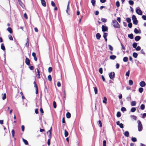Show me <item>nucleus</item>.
<instances>
[{
    "instance_id": "obj_1",
    "label": "nucleus",
    "mask_w": 146,
    "mask_h": 146,
    "mask_svg": "<svg viewBox=\"0 0 146 146\" xmlns=\"http://www.w3.org/2000/svg\"><path fill=\"white\" fill-rule=\"evenodd\" d=\"M112 24L114 28H120V25L115 20L112 21Z\"/></svg>"
},
{
    "instance_id": "obj_2",
    "label": "nucleus",
    "mask_w": 146,
    "mask_h": 146,
    "mask_svg": "<svg viewBox=\"0 0 146 146\" xmlns=\"http://www.w3.org/2000/svg\"><path fill=\"white\" fill-rule=\"evenodd\" d=\"M138 123V130L139 131H141L143 129L141 121L139 120L137 121Z\"/></svg>"
},
{
    "instance_id": "obj_3",
    "label": "nucleus",
    "mask_w": 146,
    "mask_h": 146,
    "mask_svg": "<svg viewBox=\"0 0 146 146\" xmlns=\"http://www.w3.org/2000/svg\"><path fill=\"white\" fill-rule=\"evenodd\" d=\"M132 19L133 21V23L135 25H137L138 23V21L137 20L136 16L133 15L132 16Z\"/></svg>"
},
{
    "instance_id": "obj_4",
    "label": "nucleus",
    "mask_w": 146,
    "mask_h": 146,
    "mask_svg": "<svg viewBox=\"0 0 146 146\" xmlns=\"http://www.w3.org/2000/svg\"><path fill=\"white\" fill-rule=\"evenodd\" d=\"M136 12L137 14L139 15H142L143 12L141 10L139 9V7L137 8L136 9Z\"/></svg>"
},
{
    "instance_id": "obj_5",
    "label": "nucleus",
    "mask_w": 146,
    "mask_h": 146,
    "mask_svg": "<svg viewBox=\"0 0 146 146\" xmlns=\"http://www.w3.org/2000/svg\"><path fill=\"white\" fill-rule=\"evenodd\" d=\"M110 78L111 80H113L115 77V74L114 72H111L109 74Z\"/></svg>"
},
{
    "instance_id": "obj_6",
    "label": "nucleus",
    "mask_w": 146,
    "mask_h": 146,
    "mask_svg": "<svg viewBox=\"0 0 146 146\" xmlns=\"http://www.w3.org/2000/svg\"><path fill=\"white\" fill-rule=\"evenodd\" d=\"M102 31L103 32H104L107 31L108 30V27H107L102 25Z\"/></svg>"
},
{
    "instance_id": "obj_7",
    "label": "nucleus",
    "mask_w": 146,
    "mask_h": 146,
    "mask_svg": "<svg viewBox=\"0 0 146 146\" xmlns=\"http://www.w3.org/2000/svg\"><path fill=\"white\" fill-rule=\"evenodd\" d=\"M69 4H70V2L68 1V5H67V9L66 10V12L68 14V15H69V12L70 11V8H69Z\"/></svg>"
},
{
    "instance_id": "obj_8",
    "label": "nucleus",
    "mask_w": 146,
    "mask_h": 146,
    "mask_svg": "<svg viewBox=\"0 0 146 146\" xmlns=\"http://www.w3.org/2000/svg\"><path fill=\"white\" fill-rule=\"evenodd\" d=\"M116 124L117 125L119 126V127L122 129L123 128V125L122 123H120L119 121H118L116 122Z\"/></svg>"
},
{
    "instance_id": "obj_9",
    "label": "nucleus",
    "mask_w": 146,
    "mask_h": 146,
    "mask_svg": "<svg viewBox=\"0 0 146 146\" xmlns=\"http://www.w3.org/2000/svg\"><path fill=\"white\" fill-rule=\"evenodd\" d=\"M139 85L141 87H144L146 85V83L144 81H141L139 83Z\"/></svg>"
},
{
    "instance_id": "obj_10",
    "label": "nucleus",
    "mask_w": 146,
    "mask_h": 146,
    "mask_svg": "<svg viewBox=\"0 0 146 146\" xmlns=\"http://www.w3.org/2000/svg\"><path fill=\"white\" fill-rule=\"evenodd\" d=\"M52 128L51 127L50 129L47 132V133H49V134L48 135V137L49 138H51V131H52Z\"/></svg>"
},
{
    "instance_id": "obj_11",
    "label": "nucleus",
    "mask_w": 146,
    "mask_h": 146,
    "mask_svg": "<svg viewBox=\"0 0 146 146\" xmlns=\"http://www.w3.org/2000/svg\"><path fill=\"white\" fill-rule=\"evenodd\" d=\"M25 62L26 64L28 65L30 64V61L29 58L27 57L26 58L25 60Z\"/></svg>"
},
{
    "instance_id": "obj_12",
    "label": "nucleus",
    "mask_w": 146,
    "mask_h": 146,
    "mask_svg": "<svg viewBox=\"0 0 146 146\" xmlns=\"http://www.w3.org/2000/svg\"><path fill=\"white\" fill-rule=\"evenodd\" d=\"M134 32L135 34H140L141 33L140 30L139 29V31L136 28H135L134 29Z\"/></svg>"
},
{
    "instance_id": "obj_13",
    "label": "nucleus",
    "mask_w": 146,
    "mask_h": 146,
    "mask_svg": "<svg viewBox=\"0 0 146 146\" xmlns=\"http://www.w3.org/2000/svg\"><path fill=\"white\" fill-rule=\"evenodd\" d=\"M41 1V4L44 7H46V3L44 0H40Z\"/></svg>"
},
{
    "instance_id": "obj_14",
    "label": "nucleus",
    "mask_w": 146,
    "mask_h": 146,
    "mask_svg": "<svg viewBox=\"0 0 146 146\" xmlns=\"http://www.w3.org/2000/svg\"><path fill=\"white\" fill-rule=\"evenodd\" d=\"M141 37L139 36H136L135 38V40L136 41H139L141 39Z\"/></svg>"
},
{
    "instance_id": "obj_15",
    "label": "nucleus",
    "mask_w": 146,
    "mask_h": 146,
    "mask_svg": "<svg viewBox=\"0 0 146 146\" xmlns=\"http://www.w3.org/2000/svg\"><path fill=\"white\" fill-rule=\"evenodd\" d=\"M96 38L98 40H99L100 39L101 36L100 34L99 33H98L96 34Z\"/></svg>"
},
{
    "instance_id": "obj_16",
    "label": "nucleus",
    "mask_w": 146,
    "mask_h": 146,
    "mask_svg": "<svg viewBox=\"0 0 146 146\" xmlns=\"http://www.w3.org/2000/svg\"><path fill=\"white\" fill-rule=\"evenodd\" d=\"M18 1L20 6L22 7H23L24 5L23 3L22 2L21 0H18Z\"/></svg>"
},
{
    "instance_id": "obj_17",
    "label": "nucleus",
    "mask_w": 146,
    "mask_h": 146,
    "mask_svg": "<svg viewBox=\"0 0 146 146\" xmlns=\"http://www.w3.org/2000/svg\"><path fill=\"white\" fill-rule=\"evenodd\" d=\"M116 57L115 55H112L110 56V58L111 60H114L116 58Z\"/></svg>"
},
{
    "instance_id": "obj_18",
    "label": "nucleus",
    "mask_w": 146,
    "mask_h": 146,
    "mask_svg": "<svg viewBox=\"0 0 146 146\" xmlns=\"http://www.w3.org/2000/svg\"><path fill=\"white\" fill-rule=\"evenodd\" d=\"M7 30L11 34L12 33H13L12 29L11 27L8 28Z\"/></svg>"
},
{
    "instance_id": "obj_19",
    "label": "nucleus",
    "mask_w": 146,
    "mask_h": 146,
    "mask_svg": "<svg viewBox=\"0 0 146 146\" xmlns=\"http://www.w3.org/2000/svg\"><path fill=\"white\" fill-rule=\"evenodd\" d=\"M128 37L131 39H132L133 38V35L132 33L128 35Z\"/></svg>"
},
{
    "instance_id": "obj_20",
    "label": "nucleus",
    "mask_w": 146,
    "mask_h": 146,
    "mask_svg": "<svg viewBox=\"0 0 146 146\" xmlns=\"http://www.w3.org/2000/svg\"><path fill=\"white\" fill-rule=\"evenodd\" d=\"M124 135L126 137H128L129 136V133L128 131H125L124 133Z\"/></svg>"
},
{
    "instance_id": "obj_21",
    "label": "nucleus",
    "mask_w": 146,
    "mask_h": 146,
    "mask_svg": "<svg viewBox=\"0 0 146 146\" xmlns=\"http://www.w3.org/2000/svg\"><path fill=\"white\" fill-rule=\"evenodd\" d=\"M66 115L67 118H69L71 117V114L69 112H68L66 113Z\"/></svg>"
},
{
    "instance_id": "obj_22",
    "label": "nucleus",
    "mask_w": 146,
    "mask_h": 146,
    "mask_svg": "<svg viewBox=\"0 0 146 146\" xmlns=\"http://www.w3.org/2000/svg\"><path fill=\"white\" fill-rule=\"evenodd\" d=\"M136 102L135 101H133L131 102V105L132 106H135L136 105Z\"/></svg>"
},
{
    "instance_id": "obj_23",
    "label": "nucleus",
    "mask_w": 146,
    "mask_h": 146,
    "mask_svg": "<svg viewBox=\"0 0 146 146\" xmlns=\"http://www.w3.org/2000/svg\"><path fill=\"white\" fill-rule=\"evenodd\" d=\"M1 48L4 51L5 50V47L3 43L1 44Z\"/></svg>"
},
{
    "instance_id": "obj_24",
    "label": "nucleus",
    "mask_w": 146,
    "mask_h": 146,
    "mask_svg": "<svg viewBox=\"0 0 146 146\" xmlns=\"http://www.w3.org/2000/svg\"><path fill=\"white\" fill-rule=\"evenodd\" d=\"M133 56L135 58H136L137 57L138 54L136 52H133Z\"/></svg>"
},
{
    "instance_id": "obj_25",
    "label": "nucleus",
    "mask_w": 146,
    "mask_h": 146,
    "mask_svg": "<svg viewBox=\"0 0 146 146\" xmlns=\"http://www.w3.org/2000/svg\"><path fill=\"white\" fill-rule=\"evenodd\" d=\"M64 135H65V137H67L68 136V132L66 131V129H65L64 130Z\"/></svg>"
},
{
    "instance_id": "obj_26",
    "label": "nucleus",
    "mask_w": 146,
    "mask_h": 146,
    "mask_svg": "<svg viewBox=\"0 0 146 146\" xmlns=\"http://www.w3.org/2000/svg\"><path fill=\"white\" fill-rule=\"evenodd\" d=\"M91 2L94 6H95L96 4V1L95 0H92Z\"/></svg>"
},
{
    "instance_id": "obj_27",
    "label": "nucleus",
    "mask_w": 146,
    "mask_h": 146,
    "mask_svg": "<svg viewBox=\"0 0 146 146\" xmlns=\"http://www.w3.org/2000/svg\"><path fill=\"white\" fill-rule=\"evenodd\" d=\"M36 70L37 72V74L36 75V76L38 77V78H40V72L38 68H36Z\"/></svg>"
},
{
    "instance_id": "obj_28",
    "label": "nucleus",
    "mask_w": 146,
    "mask_h": 146,
    "mask_svg": "<svg viewBox=\"0 0 146 146\" xmlns=\"http://www.w3.org/2000/svg\"><path fill=\"white\" fill-rule=\"evenodd\" d=\"M131 117L133 119H134L135 120H136L137 119V117L134 115H132L131 116Z\"/></svg>"
},
{
    "instance_id": "obj_29",
    "label": "nucleus",
    "mask_w": 146,
    "mask_h": 146,
    "mask_svg": "<svg viewBox=\"0 0 146 146\" xmlns=\"http://www.w3.org/2000/svg\"><path fill=\"white\" fill-rule=\"evenodd\" d=\"M23 142L25 144V145H28V142L27 141L24 139H23Z\"/></svg>"
},
{
    "instance_id": "obj_30",
    "label": "nucleus",
    "mask_w": 146,
    "mask_h": 146,
    "mask_svg": "<svg viewBox=\"0 0 146 146\" xmlns=\"http://www.w3.org/2000/svg\"><path fill=\"white\" fill-rule=\"evenodd\" d=\"M29 46V39L28 38L27 39V41L25 44V46L27 47V48Z\"/></svg>"
},
{
    "instance_id": "obj_31",
    "label": "nucleus",
    "mask_w": 146,
    "mask_h": 146,
    "mask_svg": "<svg viewBox=\"0 0 146 146\" xmlns=\"http://www.w3.org/2000/svg\"><path fill=\"white\" fill-rule=\"evenodd\" d=\"M107 98L105 97H104V100H103V102L106 104L107 103Z\"/></svg>"
},
{
    "instance_id": "obj_32",
    "label": "nucleus",
    "mask_w": 146,
    "mask_h": 146,
    "mask_svg": "<svg viewBox=\"0 0 146 146\" xmlns=\"http://www.w3.org/2000/svg\"><path fill=\"white\" fill-rule=\"evenodd\" d=\"M123 60L124 62H127L128 60V58L127 57H124L123 58Z\"/></svg>"
},
{
    "instance_id": "obj_33",
    "label": "nucleus",
    "mask_w": 146,
    "mask_h": 146,
    "mask_svg": "<svg viewBox=\"0 0 146 146\" xmlns=\"http://www.w3.org/2000/svg\"><path fill=\"white\" fill-rule=\"evenodd\" d=\"M145 108V106L144 104H142L141 105L140 109L141 110H143Z\"/></svg>"
},
{
    "instance_id": "obj_34",
    "label": "nucleus",
    "mask_w": 146,
    "mask_h": 146,
    "mask_svg": "<svg viewBox=\"0 0 146 146\" xmlns=\"http://www.w3.org/2000/svg\"><path fill=\"white\" fill-rule=\"evenodd\" d=\"M136 108L135 107L132 108L131 110V112H134L136 111Z\"/></svg>"
},
{
    "instance_id": "obj_35",
    "label": "nucleus",
    "mask_w": 146,
    "mask_h": 146,
    "mask_svg": "<svg viewBox=\"0 0 146 146\" xmlns=\"http://www.w3.org/2000/svg\"><path fill=\"white\" fill-rule=\"evenodd\" d=\"M95 94H97L98 93V90L96 87H94Z\"/></svg>"
},
{
    "instance_id": "obj_36",
    "label": "nucleus",
    "mask_w": 146,
    "mask_h": 146,
    "mask_svg": "<svg viewBox=\"0 0 146 146\" xmlns=\"http://www.w3.org/2000/svg\"><path fill=\"white\" fill-rule=\"evenodd\" d=\"M133 81L132 80H129V85H132L133 84Z\"/></svg>"
},
{
    "instance_id": "obj_37",
    "label": "nucleus",
    "mask_w": 146,
    "mask_h": 146,
    "mask_svg": "<svg viewBox=\"0 0 146 146\" xmlns=\"http://www.w3.org/2000/svg\"><path fill=\"white\" fill-rule=\"evenodd\" d=\"M143 91V89L142 88H140L139 89V92L141 93Z\"/></svg>"
},
{
    "instance_id": "obj_38",
    "label": "nucleus",
    "mask_w": 146,
    "mask_h": 146,
    "mask_svg": "<svg viewBox=\"0 0 146 146\" xmlns=\"http://www.w3.org/2000/svg\"><path fill=\"white\" fill-rule=\"evenodd\" d=\"M15 131L14 129H13L11 131V133L12 137H14V134H15Z\"/></svg>"
},
{
    "instance_id": "obj_39",
    "label": "nucleus",
    "mask_w": 146,
    "mask_h": 146,
    "mask_svg": "<svg viewBox=\"0 0 146 146\" xmlns=\"http://www.w3.org/2000/svg\"><path fill=\"white\" fill-rule=\"evenodd\" d=\"M137 46V44L136 42L133 43V46L134 48H135Z\"/></svg>"
},
{
    "instance_id": "obj_40",
    "label": "nucleus",
    "mask_w": 146,
    "mask_h": 146,
    "mask_svg": "<svg viewBox=\"0 0 146 146\" xmlns=\"http://www.w3.org/2000/svg\"><path fill=\"white\" fill-rule=\"evenodd\" d=\"M129 4L131 5H132L134 4L133 1L131 0L129 1Z\"/></svg>"
},
{
    "instance_id": "obj_41",
    "label": "nucleus",
    "mask_w": 146,
    "mask_h": 146,
    "mask_svg": "<svg viewBox=\"0 0 146 146\" xmlns=\"http://www.w3.org/2000/svg\"><path fill=\"white\" fill-rule=\"evenodd\" d=\"M131 140L133 142H136L137 141V139L135 137H132L131 138Z\"/></svg>"
},
{
    "instance_id": "obj_42",
    "label": "nucleus",
    "mask_w": 146,
    "mask_h": 146,
    "mask_svg": "<svg viewBox=\"0 0 146 146\" xmlns=\"http://www.w3.org/2000/svg\"><path fill=\"white\" fill-rule=\"evenodd\" d=\"M117 116L119 117L121 116V114L120 112L118 111L117 113V115H116Z\"/></svg>"
},
{
    "instance_id": "obj_43",
    "label": "nucleus",
    "mask_w": 146,
    "mask_h": 146,
    "mask_svg": "<svg viewBox=\"0 0 146 146\" xmlns=\"http://www.w3.org/2000/svg\"><path fill=\"white\" fill-rule=\"evenodd\" d=\"M108 46L109 47V49L110 50H111V51H112L113 50V48L111 45L109 44L108 45Z\"/></svg>"
},
{
    "instance_id": "obj_44",
    "label": "nucleus",
    "mask_w": 146,
    "mask_h": 146,
    "mask_svg": "<svg viewBox=\"0 0 146 146\" xmlns=\"http://www.w3.org/2000/svg\"><path fill=\"white\" fill-rule=\"evenodd\" d=\"M126 20L127 22L128 23H131V19L129 18H127L126 19Z\"/></svg>"
},
{
    "instance_id": "obj_45",
    "label": "nucleus",
    "mask_w": 146,
    "mask_h": 146,
    "mask_svg": "<svg viewBox=\"0 0 146 146\" xmlns=\"http://www.w3.org/2000/svg\"><path fill=\"white\" fill-rule=\"evenodd\" d=\"M108 34L106 33H104L103 35V37L104 38H106L107 36H108Z\"/></svg>"
},
{
    "instance_id": "obj_46",
    "label": "nucleus",
    "mask_w": 146,
    "mask_h": 146,
    "mask_svg": "<svg viewBox=\"0 0 146 146\" xmlns=\"http://www.w3.org/2000/svg\"><path fill=\"white\" fill-rule=\"evenodd\" d=\"M116 5L117 7H119L120 6V3L119 1H117L116 3Z\"/></svg>"
},
{
    "instance_id": "obj_47",
    "label": "nucleus",
    "mask_w": 146,
    "mask_h": 146,
    "mask_svg": "<svg viewBox=\"0 0 146 146\" xmlns=\"http://www.w3.org/2000/svg\"><path fill=\"white\" fill-rule=\"evenodd\" d=\"M9 38L10 40H13V38L12 36L11 35H8Z\"/></svg>"
},
{
    "instance_id": "obj_48",
    "label": "nucleus",
    "mask_w": 146,
    "mask_h": 146,
    "mask_svg": "<svg viewBox=\"0 0 146 146\" xmlns=\"http://www.w3.org/2000/svg\"><path fill=\"white\" fill-rule=\"evenodd\" d=\"M121 110L122 111H126V109L124 107H122L121 109Z\"/></svg>"
},
{
    "instance_id": "obj_49",
    "label": "nucleus",
    "mask_w": 146,
    "mask_h": 146,
    "mask_svg": "<svg viewBox=\"0 0 146 146\" xmlns=\"http://www.w3.org/2000/svg\"><path fill=\"white\" fill-rule=\"evenodd\" d=\"M53 106L54 108H56V103L54 101L53 102Z\"/></svg>"
},
{
    "instance_id": "obj_50",
    "label": "nucleus",
    "mask_w": 146,
    "mask_h": 146,
    "mask_svg": "<svg viewBox=\"0 0 146 146\" xmlns=\"http://www.w3.org/2000/svg\"><path fill=\"white\" fill-rule=\"evenodd\" d=\"M99 72L101 74H102L103 73V70L102 68H99Z\"/></svg>"
},
{
    "instance_id": "obj_51",
    "label": "nucleus",
    "mask_w": 146,
    "mask_h": 146,
    "mask_svg": "<svg viewBox=\"0 0 146 146\" xmlns=\"http://www.w3.org/2000/svg\"><path fill=\"white\" fill-rule=\"evenodd\" d=\"M51 138H49L47 141V144L48 146H49L50 145V141Z\"/></svg>"
},
{
    "instance_id": "obj_52",
    "label": "nucleus",
    "mask_w": 146,
    "mask_h": 146,
    "mask_svg": "<svg viewBox=\"0 0 146 146\" xmlns=\"http://www.w3.org/2000/svg\"><path fill=\"white\" fill-rule=\"evenodd\" d=\"M132 23H129V24H128V27L129 28H131L132 27Z\"/></svg>"
},
{
    "instance_id": "obj_53",
    "label": "nucleus",
    "mask_w": 146,
    "mask_h": 146,
    "mask_svg": "<svg viewBox=\"0 0 146 146\" xmlns=\"http://www.w3.org/2000/svg\"><path fill=\"white\" fill-rule=\"evenodd\" d=\"M52 70V68L51 67H49L48 68V72L50 73Z\"/></svg>"
},
{
    "instance_id": "obj_54",
    "label": "nucleus",
    "mask_w": 146,
    "mask_h": 146,
    "mask_svg": "<svg viewBox=\"0 0 146 146\" xmlns=\"http://www.w3.org/2000/svg\"><path fill=\"white\" fill-rule=\"evenodd\" d=\"M129 74H130V71H129V70L126 72L125 75L126 76H129Z\"/></svg>"
},
{
    "instance_id": "obj_55",
    "label": "nucleus",
    "mask_w": 146,
    "mask_h": 146,
    "mask_svg": "<svg viewBox=\"0 0 146 146\" xmlns=\"http://www.w3.org/2000/svg\"><path fill=\"white\" fill-rule=\"evenodd\" d=\"M48 80L50 81H51L52 80V77L50 75H49L48 76Z\"/></svg>"
},
{
    "instance_id": "obj_56",
    "label": "nucleus",
    "mask_w": 146,
    "mask_h": 146,
    "mask_svg": "<svg viewBox=\"0 0 146 146\" xmlns=\"http://www.w3.org/2000/svg\"><path fill=\"white\" fill-rule=\"evenodd\" d=\"M51 5L52 6L55 7V3L53 1H52L51 2Z\"/></svg>"
},
{
    "instance_id": "obj_57",
    "label": "nucleus",
    "mask_w": 146,
    "mask_h": 146,
    "mask_svg": "<svg viewBox=\"0 0 146 146\" xmlns=\"http://www.w3.org/2000/svg\"><path fill=\"white\" fill-rule=\"evenodd\" d=\"M127 100L128 101H130L131 100V98L130 96L127 97L126 98Z\"/></svg>"
},
{
    "instance_id": "obj_58",
    "label": "nucleus",
    "mask_w": 146,
    "mask_h": 146,
    "mask_svg": "<svg viewBox=\"0 0 146 146\" xmlns=\"http://www.w3.org/2000/svg\"><path fill=\"white\" fill-rule=\"evenodd\" d=\"M142 18L144 20H146V16L143 15L142 16Z\"/></svg>"
},
{
    "instance_id": "obj_59",
    "label": "nucleus",
    "mask_w": 146,
    "mask_h": 146,
    "mask_svg": "<svg viewBox=\"0 0 146 146\" xmlns=\"http://www.w3.org/2000/svg\"><path fill=\"white\" fill-rule=\"evenodd\" d=\"M101 21L103 22H105H105H106V19L105 18H102L101 19Z\"/></svg>"
},
{
    "instance_id": "obj_60",
    "label": "nucleus",
    "mask_w": 146,
    "mask_h": 146,
    "mask_svg": "<svg viewBox=\"0 0 146 146\" xmlns=\"http://www.w3.org/2000/svg\"><path fill=\"white\" fill-rule=\"evenodd\" d=\"M44 91L45 92H48V89L47 87H46V85H45V88L44 89Z\"/></svg>"
},
{
    "instance_id": "obj_61",
    "label": "nucleus",
    "mask_w": 146,
    "mask_h": 146,
    "mask_svg": "<svg viewBox=\"0 0 146 146\" xmlns=\"http://www.w3.org/2000/svg\"><path fill=\"white\" fill-rule=\"evenodd\" d=\"M106 141L104 140L103 141V146H106Z\"/></svg>"
},
{
    "instance_id": "obj_62",
    "label": "nucleus",
    "mask_w": 146,
    "mask_h": 146,
    "mask_svg": "<svg viewBox=\"0 0 146 146\" xmlns=\"http://www.w3.org/2000/svg\"><path fill=\"white\" fill-rule=\"evenodd\" d=\"M141 48L140 46H138L136 48L137 50H141Z\"/></svg>"
},
{
    "instance_id": "obj_63",
    "label": "nucleus",
    "mask_w": 146,
    "mask_h": 146,
    "mask_svg": "<svg viewBox=\"0 0 146 146\" xmlns=\"http://www.w3.org/2000/svg\"><path fill=\"white\" fill-rule=\"evenodd\" d=\"M6 94H4L3 95V97L2 99L3 100H5L6 98Z\"/></svg>"
},
{
    "instance_id": "obj_64",
    "label": "nucleus",
    "mask_w": 146,
    "mask_h": 146,
    "mask_svg": "<svg viewBox=\"0 0 146 146\" xmlns=\"http://www.w3.org/2000/svg\"><path fill=\"white\" fill-rule=\"evenodd\" d=\"M57 86L58 87H60L61 85V83L59 82H57Z\"/></svg>"
}]
</instances>
